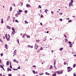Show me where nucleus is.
I'll use <instances>...</instances> for the list:
<instances>
[{"label": "nucleus", "instance_id": "1", "mask_svg": "<svg viewBox=\"0 0 76 76\" xmlns=\"http://www.w3.org/2000/svg\"><path fill=\"white\" fill-rule=\"evenodd\" d=\"M67 69H68V70L67 71L68 72H70L72 70V68L70 67H67Z\"/></svg>", "mask_w": 76, "mask_h": 76}, {"label": "nucleus", "instance_id": "2", "mask_svg": "<svg viewBox=\"0 0 76 76\" xmlns=\"http://www.w3.org/2000/svg\"><path fill=\"white\" fill-rule=\"evenodd\" d=\"M38 45H37V44H35V45H34V48L36 50H37V49H38Z\"/></svg>", "mask_w": 76, "mask_h": 76}, {"label": "nucleus", "instance_id": "3", "mask_svg": "<svg viewBox=\"0 0 76 76\" xmlns=\"http://www.w3.org/2000/svg\"><path fill=\"white\" fill-rule=\"evenodd\" d=\"M8 38L7 39V41H9V40H10V35H9V34H8Z\"/></svg>", "mask_w": 76, "mask_h": 76}, {"label": "nucleus", "instance_id": "4", "mask_svg": "<svg viewBox=\"0 0 76 76\" xmlns=\"http://www.w3.org/2000/svg\"><path fill=\"white\" fill-rule=\"evenodd\" d=\"M27 47H29V48H33V45L30 46V45H28L27 46Z\"/></svg>", "mask_w": 76, "mask_h": 76}, {"label": "nucleus", "instance_id": "5", "mask_svg": "<svg viewBox=\"0 0 76 76\" xmlns=\"http://www.w3.org/2000/svg\"><path fill=\"white\" fill-rule=\"evenodd\" d=\"M13 61H14V62H16V63H19V62H18V61H17L15 59H14V60L13 59Z\"/></svg>", "mask_w": 76, "mask_h": 76}, {"label": "nucleus", "instance_id": "6", "mask_svg": "<svg viewBox=\"0 0 76 76\" xmlns=\"http://www.w3.org/2000/svg\"><path fill=\"white\" fill-rule=\"evenodd\" d=\"M26 7H31V5L29 4H27L26 5Z\"/></svg>", "mask_w": 76, "mask_h": 76}, {"label": "nucleus", "instance_id": "7", "mask_svg": "<svg viewBox=\"0 0 76 76\" xmlns=\"http://www.w3.org/2000/svg\"><path fill=\"white\" fill-rule=\"evenodd\" d=\"M7 27L8 29H11V27L9 26H7Z\"/></svg>", "mask_w": 76, "mask_h": 76}, {"label": "nucleus", "instance_id": "8", "mask_svg": "<svg viewBox=\"0 0 76 76\" xmlns=\"http://www.w3.org/2000/svg\"><path fill=\"white\" fill-rule=\"evenodd\" d=\"M14 55H16V50H15L14 53Z\"/></svg>", "mask_w": 76, "mask_h": 76}, {"label": "nucleus", "instance_id": "9", "mask_svg": "<svg viewBox=\"0 0 76 76\" xmlns=\"http://www.w3.org/2000/svg\"><path fill=\"white\" fill-rule=\"evenodd\" d=\"M43 50V48H42V47H41V48H40V50H39L38 51H37V52H39L40 50Z\"/></svg>", "mask_w": 76, "mask_h": 76}, {"label": "nucleus", "instance_id": "10", "mask_svg": "<svg viewBox=\"0 0 76 76\" xmlns=\"http://www.w3.org/2000/svg\"><path fill=\"white\" fill-rule=\"evenodd\" d=\"M56 73L58 74V75H60V71H57L56 72Z\"/></svg>", "mask_w": 76, "mask_h": 76}, {"label": "nucleus", "instance_id": "11", "mask_svg": "<svg viewBox=\"0 0 76 76\" xmlns=\"http://www.w3.org/2000/svg\"><path fill=\"white\" fill-rule=\"evenodd\" d=\"M53 76H56V72H55L53 74Z\"/></svg>", "mask_w": 76, "mask_h": 76}, {"label": "nucleus", "instance_id": "12", "mask_svg": "<svg viewBox=\"0 0 76 76\" xmlns=\"http://www.w3.org/2000/svg\"><path fill=\"white\" fill-rule=\"evenodd\" d=\"M5 47L6 48V49H7L8 48H7V45L6 44L5 45Z\"/></svg>", "mask_w": 76, "mask_h": 76}, {"label": "nucleus", "instance_id": "13", "mask_svg": "<svg viewBox=\"0 0 76 76\" xmlns=\"http://www.w3.org/2000/svg\"><path fill=\"white\" fill-rule=\"evenodd\" d=\"M5 38L6 39H7V38H8V37H7V34H6L5 35Z\"/></svg>", "mask_w": 76, "mask_h": 76}, {"label": "nucleus", "instance_id": "14", "mask_svg": "<svg viewBox=\"0 0 76 76\" xmlns=\"http://www.w3.org/2000/svg\"><path fill=\"white\" fill-rule=\"evenodd\" d=\"M15 33V30H13L12 32V34H14Z\"/></svg>", "mask_w": 76, "mask_h": 76}, {"label": "nucleus", "instance_id": "15", "mask_svg": "<svg viewBox=\"0 0 76 76\" xmlns=\"http://www.w3.org/2000/svg\"><path fill=\"white\" fill-rule=\"evenodd\" d=\"M69 7H70L71 6H72V3H71V2H69Z\"/></svg>", "mask_w": 76, "mask_h": 76}, {"label": "nucleus", "instance_id": "16", "mask_svg": "<svg viewBox=\"0 0 76 76\" xmlns=\"http://www.w3.org/2000/svg\"><path fill=\"white\" fill-rule=\"evenodd\" d=\"M1 23H3V18L1 19Z\"/></svg>", "mask_w": 76, "mask_h": 76}, {"label": "nucleus", "instance_id": "17", "mask_svg": "<svg viewBox=\"0 0 76 76\" xmlns=\"http://www.w3.org/2000/svg\"><path fill=\"white\" fill-rule=\"evenodd\" d=\"M54 66H55L56 65V60H54Z\"/></svg>", "mask_w": 76, "mask_h": 76}, {"label": "nucleus", "instance_id": "18", "mask_svg": "<svg viewBox=\"0 0 76 76\" xmlns=\"http://www.w3.org/2000/svg\"><path fill=\"white\" fill-rule=\"evenodd\" d=\"M47 11H48V10H47V9H46V10H45V13H47Z\"/></svg>", "mask_w": 76, "mask_h": 76}, {"label": "nucleus", "instance_id": "19", "mask_svg": "<svg viewBox=\"0 0 76 76\" xmlns=\"http://www.w3.org/2000/svg\"><path fill=\"white\" fill-rule=\"evenodd\" d=\"M6 64L7 65V66H9V63L8 61H7L6 63Z\"/></svg>", "mask_w": 76, "mask_h": 76}, {"label": "nucleus", "instance_id": "20", "mask_svg": "<svg viewBox=\"0 0 76 76\" xmlns=\"http://www.w3.org/2000/svg\"><path fill=\"white\" fill-rule=\"evenodd\" d=\"M27 37L28 38H30V36L27 35Z\"/></svg>", "mask_w": 76, "mask_h": 76}, {"label": "nucleus", "instance_id": "21", "mask_svg": "<svg viewBox=\"0 0 76 76\" xmlns=\"http://www.w3.org/2000/svg\"><path fill=\"white\" fill-rule=\"evenodd\" d=\"M65 42H67V41H68L67 39H65Z\"/></svg>", "mask_w": 76, "mask_h": 76}, {"label": "nucleus", "instance_id": "22", "mask_svg": "<svg viewBox=\"0 0 76 76\" xmlns=\"http://www.w3.org/2000/svg\"><path fill=\"white\" fill-rule=\"evenodd\" d=\"M0 66H1V68L2 69L3 68V65H0Z\"/></svg>", "mask_w": 76, "mask_h": 76}, {"label": "nucleus", "instance_id": "23", "mask_svg": "<svg viewBox=\"0 0 76 76\" xmlns=\"http://www.w3.org/2000/svg\"><path fill=\"white\" fill-rule=\"evenodd\" d=\"M63 48H62L60 49L59 50H60V51H61L62 50H63Z\"/></svg>", "mask_w": 76, "mask_h": 76}, {"label": "nucleus", "instance_id": "24", "mask_svg": "<svg viewBox=\"0 0 76 76\" xmlns=\"http://www.w3.org/2000/svg\"><path fill=\"white\" fill-rule=\"evenodd\" d=\"M25 13H28V11L27 10H25V12H24Z\"/></svg>", "mask_w": 76, "mask_h": 76}, {"label": "nucleus", "instance_id": "25", "mask_svg": "<svg viewBox=\"0 0 76 76\" xmlns=\"http://www.w3.org/2000/svg\"><path fill=\"white\" fill-rule=\"evenodd\" d=\"M44 75V73H40L39 74V75Z\"/></svg>", "mask_w": 76, "mask_h": 76}, {"label": "nucleus", "instance_id": "26", "mask_svg": "<svg viewBox=\"0 0 76 76\" xmlns=\"http://www.w3.org/2000/svg\"><path fill=\"white\" fill-rule=\"evenodd\" d=\"M12 7H11L10 8V11H12Z\"/></svg>", "mask_w": 76, "mask_h": 76}, {"label": "nucleus", "instance_id": "27", "mask_svg": "<svg viewBox=\"0 0 76 76\" xmlns=\"http://www.w3.org/2000/svg\"><path fill=\"white\" fill-rule=\"evenodd\" d=\"M63 71H60V74H62V73H63Z\"/></svg>", "mask_w": 76, "mask_h": 76}, {"label": "nucleus", "instance_id": "28", "mask_svg": "<svg viewBox=\"0 0 76 76\" xmlns=\"http://www.w3.org/2000/svg\"><path fill=\"white\" fill-rule=\"evenodd\" d=\"M42 7H41V5H39V6L38 7V8H40V9H41Z\"/></svg>", "mask_w": 76, "mask_h": 76}, {"label": "nucleus", "instance_id": "29", "mask_svg": "<svg viewBox=\"0 0 76 76\" xmlns=\"http://www.w3.org/2000/svg\"><path fill=\"white\" fill-rule=\"evenodd\" d=\"M73 76H76V74L75 73H73Z\"/></svg>", "mask_w": 76, "mask_h": 76}, {"label": "nucleus", "instance_id": "30", "mask_svg": "<svg viewBox=\"0 0 76 76\" xmlns=\"http://www.w3.org/2000/svg\"><path fill=\"white\" fill-rule=\"evenodd\" d=\"M17 41L18 42V44H19V39H18L17 40Z\"/></svg>", "mask_w": 76, "mask_h": 76}, {"label": "nucleus", "instance_id": "31", "mask_svg": "<svg viewBox=\"0 0 76 76\" xmlns=\"http://www.w3.org/2000/svg\"><path fill=\"white\" fill-rule=\"evenodd\" d=\"M75 67H76V64H74L73 65V67L74 68H75Z\"/></svg>", "mask_w": 76, "mask_h": 76}, {"label": "nucleus", "instance_id": "32", "mask_svg": "<svg viewBox=\"0 0 76 76\" xmlns=\"http://www.w3.org/2000/svg\"><path fill=\"white\" fill-rule=\"evenodd\" d=\"M33 72L34 74H35V71L34 70H33Z\"/></svg>", "mask_w": 76, "mask_h": 76}, {"label": "nucleus", "instance_id": "33", "mask_svg": "<svg viewBox=\"0 0 76 76\" xmlns=\"http://www.w3.org/2000/svg\"><path fill=\"white\" fill-rule=\"evenodd\" d=\"M19 12H22V10H19Z\"/></svg>", "mask_w": 76, "mask_h": 76}, {"label": "nucleus", "instance_id": "34", "mask_svg": "<svg viewBox=\"0 0 76 76\" xmlns=\"http://www.w3.org/2000/svg\"><path fill=\"white\" fill-rule=\"evenodd\" d=\"M72 44H70L69 45V47H72Z\"/></svg>", "mask_w": 76, "mask_h": 76}, {"label": "nucleus", "instance_id": "35", "mask_svg": "<svg viewBox=\"0 0 76 76\" xmlns=\"http://www.w3.org/2000/svg\"><path fill=\"white\" fill-rule=\"evenodd\" d=\"M15 22H17L18 23H19V21L18 20H15Z\"/></svg>", "mask_w": 76, "mask_h": 76}, {"label": "nucleus", "instance_id": "36", "mask_svg": "<svg viewBox=\"0 0 76 76\" xmlns=\"http://www.w3.org/2000/svg\"><path fill=\"white\" fill-rule=\"evenodd\" d=\"M25 23H28V22L26 21V20L25 21Z\"/></svg>", "mask_w": 76, "mask_h": 76}, {"label": "nucleus", "instance_id": "37", "mask_svg": "<svg viewBox=\"0 0 76 76\" xmlns=\"http://www.w3.org/2000/svg\"><path fill=\"white\" fill-rule=\"evenodd\" d=\"M10 67L11 69H12V65H11V64H10Z\"/></svg>", "mask_w": 76, "mask_h": 76}, {"label": "nucleus", "instance_id": "38", "mask_svg": "<svg viewBox=\"0 0 76 76\" xmlns=\"http://www.w3.org/2000/svg\"><path fill=\"white\" fill-rule=\"evenodd\" d=\"M36 40L37 41V42H38L39 41H40V40Z\"/></svg>", "mask_w": 76, "mask_h": 76}, {"label": "nucleus", "instance_id": "39", "mask_svg": "<svg viewBox=\"0 0 76 76\" xmlns=\"http://www.w3.org/2000/svg\"><path fill=\"white\" fill-rule=\"evenodd\" d=\"M68 64L67 63H66V62H64V65H66V64Z\"/></svg>", "mask_w": 76, "mask_h": 76}, {"label": "nucleus", "instance_id": "40", "mask_svg": "<svg viewBox=\"0 0 76 76\" xmlns=\"http://www.w3.org/2000/svg\"><path fill=\"white\" fill-rule=\"evenodd\" d=\"M53 67V66H52V65H51L50 66V69H52Z\"/></svg>", "mask_w": 76, "mask_h": 76}, {"label": "nucleus", "instance_id": "41", "mask_svg": "<svg viewBox=\"0 0 76 76\" xmlns=\"http://www.w3.org/2000/svg\"><path fill=\"white\" fill-rule=\"evenodd\" d=\"M46 75H48V74H49V73H48L47 72H45Z\"/></svg>", "mask_w": 76, "mask_h": 76}, {"label": "nucleus", "instance_id": "42", "mask_svg": "<svg viewBox=\"0 0 76 76\" xmlns=\"http://www.w3.org/2000/svg\"><path fill=\"white\" fill-rule=\"evenodd\" d=\"M8 76H12V74H10L8 75Z\"/></svg>", "mask_w": 76, "mask_h": 76}, {"label": "nucleus", "instance_id": "43", "mask_svg": "<svg viewBox=\"0 0 76 76\" xmlns=\"http://www.w3.org/2000/svg\"><path fill=\"white\" fill-rule=\"evenodd\" d=\"M17 15H20V12H18Z\"/></svg>", "mask_w": 76, "mask_h": 76}, {"label": "nucleus", "instance_id": "44", "mask_svg": "<svg viewBox=\"0 0 76 76\" xmlns=\"http://www.w3.org/2000/svg\"><path fill=\"white\" fill-rule=\"evenodd\" d=\"M10 70V68H7V70H8V72H9V71Z\"/></svg>", "mask_w": 76, "mask_h": 76}, {"label": "nucleus", "instance_id": "45", "mask_svg": "<svg viewBox=\"0 0 76 76\" xmlns=\"http://www.w3.org/2000/svg\"><path fill=\"white\" fill-rule=\"evenodd\" d=\"M68 22H72V20H68Z\"/></svg>", "mask_w": 76, "mask_h": 76}, {"label": "nucleus", "instance_id": "46", "mask_svg": "<svg viewBox=\"0 0 76 76\" xmlns=\"http://www.w3.org/2000/svg\"><path fill=\"white\" fill-rule=\"evenodd\" d=\"M71 3H72L73 2V0H71Z\"/></svg>", "mask_w": 76, "mask_h": 76}, {"label": "nucleus", "instance_id": "47", "mask_svg": "<svg viewBox=\"0 0 76 76\" xmlns=\"http://www.w3.org/2000/svg\"><path fill=\"white\" fill-rule=\"evenodd\" d=\"M64 37H65V38H67V36H66V35L64 34Z\"/></svg>", "mask_w": 76, "mask_h": 76}, {"label": "nucleus", "instance_id": "48", "mask_svg": "<svg viewBox=\"0 0 76 76\" xmlns=\"http://www.w3.org/2000/svg\"><path fill=\"white\" fill-rule=\"evenodd\" d=\"M13 5L15 6V7L16 5H15V4H13Z\"/></svg>", "mask_w": 76, "mask_h": 76}, {"label": "nucleus", "instance_id": "49", "mask_svg": "<svg viewBox=\"0 0 76 76\" xmlns=\"http://www.w3.org/2000/svg\"><path fill=\"white\" fill-rule=\"evenodd\" d=\"M32 67H36V66H35V65H33V66H32Z\"/></svg>", "mask_w": 76, "mask_h": 76}, {"label": "nucleus", "instance_id": "50", "mask_svg": "<svg viewBox=\"0 0 76 76\" xmlns=\"http://www.w3.org/2000/svg\"><path fill=\"white\" fill-rule=\"evenodd\" d=\"M59 20H60V21H61L63 20H62V19H59Z\"/></svg>", "mask_w": 76, "mask_h": 76}, {"label": "nucleus", "instance_id": "51", "mask_svg": "<svg viewBox=\"0 0 76 76\" xmlns=\"http://www.w3.org/2000/svg\"><path fill=\"white\" fill-rule=\"evenodd\" d=\"M12 30L13 31H15V30H14V28H12Z\"/></svg>", "mask_w": 76, "mask_h": 76}, {"label": "nucleus", "instance_id": "52", "mask_svg": "<svg viewBox=\"0 0 76 76\" xmlns=\"http://www.w3.org/2000/svg\"><path fill=\"white\" fill-rule=\"evenodd\" d=\"M2 63L1 62V60L0 59V63Z\"/></svg>", "mask_w": 76, "mask_h": 76}, {"label": "nucleus", "instance_id": "53", "mask_svg": "<svg viewBox=\"0 0 76 76\" xmlns=\"http://www.w3.org/2000/svg\"><path fill=\"white\" fill-rule=\"evenodd\" d=\"M40 25H41V26H42V23H40Z\"/></svg>", "mask_w": 76, "mask_h": 76}, {"label": "nucleus", "instance_id": "54", "mask_svg": "<svg viewBox=\"0 0 76 76\" xmlns=\"http://www.w3.org/2000/svg\"><path fill=\"white\" fill-rule=\"evenodd\" d=\"M0 41L1 42H3V41H2V40L0 38Z\"/></svg>", "mask_w": 76, "mask_h": 76}, {"label": "nucleus", "instance_id": "55", "mask_svg": "<svg viewBox=\"0 0 76 76\" xmlns=\"http://www.w3.org/2000/svg\"><path fill=\"white\" fill-rule=\"evenodd\" d=\"M10 18V16H9L7 20H8V19H9Z\"/></svg>", "mask_w": 76, "mask_h": 76}, {"label": "nucleus", "instance_id": "56", "mask_svg": "<svg viewBox=\"0 0 76 76\" xmlns=\"http://www.w3.org/2000/svg\"><path fill=\"white\" fill-rule=\"evenodd\" d=\"M41 18H43V15H41Z\"/></svg>", "mask_w": 76, "mask_h": 76}, {"label": "nucleus", "instance_id": "57", "mask_svg": "<svg viewBox=\"0 0 76 76\" xmlns=\"http://www.w3.org/2000/svg\"><path fill=\"white\" fill-rule=\"evenodd\" d=\"M18 14H17V13H16V14H15V16H18Z\"/></svg>", "mask_w": 76, "mask_h": 76}, {"label": "nucleus", "instance_id": "58", "mask_svg": "<svg viewBox=\"0 0 76 76\" xmlns=\"http://www.w3.org/2000/svg\"><path fill=\"white\" fill-rule=\"evenodd\" d=\"M0 76H3V75L1 74H0Z\"/></svg>", "mask_w": 76, "mask_h": 76}, {"label": "nucleus", "instance_id": "59", "mask_svg": "<svg viewBox=\"0 0 76 76\" xmlns=\"http://www.w3.org/2000/svg\"><path fill=\"white\" fill-rule=\"evenodd\" d=\"M18 69H20V66H19V67L18 68Z\"/></svg>", "mask_w": 76, "mask_h": 76}, {"label": "nucleus", "instance_id": "60", "mask_svg": "<svg viewBox=\"0 0 76 76\" xmlns=\"http://www.w3.org/2000/svg\"><path fill=\"white\" fill-rule=\"evenodd\" d=\"M3 54H2V53H1V56H3Z\"/></svg>", "mask_w": 76, "mask_h": 76}, {"label": "nucleus", "instance_id": "61", "mask_svg": "<svg viewBox=\"0 0 76 76\" xmlns=\"http://www.w3.org/2000/svg\"><path fill=\"white\" fill-rule=\"evenodd\" d=\"M25 34H24L23 35L22 37H25Z\"/></svg>", "mask_w": 76, "mask_h": 76}, {"label": "nucleus", "instance_id": "62", "mask_svg": "<svg viewBox=\"0 0 76 76\" xmlns=\"http://www.w3.org/2000/svg\"><path fill=\"white\" fill-rule=\"evenodd\" d=\"M51 13H52V14H53V13H54L52 11H51Z\"/></svg>", "mask_w": 76, "mask_h": 76}, {"label": "nucleus", "instance_id": "63", "mask_svg": "<svg viewBox=\"0 0 76 76\" xmlns=\"http://www.w3.org/2000/svg\"><path fill=\"white\" fill-rule=\"evenodd\" d=\"M3 39H5V37H4V36L3 37Z\"/></svg>", "mask_w": 76, "mask_h": 76}, {"label": "nucleus", "instance_id": "64", "mask_svg": "<svg viewBox=\"0 0 76 76\" xmlns=\"http://www.w3.org/2000/svg\"><path fill=\"white\" fill-rule=\"evenodd\" d=\"M72 43V42H69V44H70V43Z\"/></svg>", "mask_w": 76, "mask_h": 76}]
</instances>
